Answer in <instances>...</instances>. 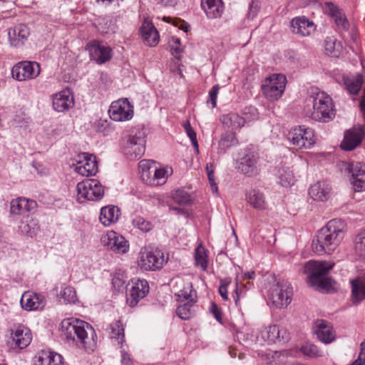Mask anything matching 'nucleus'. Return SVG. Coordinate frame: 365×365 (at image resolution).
Masks as SVG:
<instances>
[{
	"label": "nucleus",
	"instance_id": "nucleus-15",
	"mask_svg": "<svg viewBox=\"0 0 365 365\" xmlns=\"http://www.w3.org/2000/svg\"><path fill=\"white\" fill-rule=\"evenodd\" d=\"M364 138H365V125H354L345 132L341 143V148L344 150H352L361 143Z\"/></svg>",
	"mask_w": 365,
	"mask_h": 365
},
{
	"label": "nucleus",
	"instance_id": "nucleus-46",
	"mask_svg": "<svg viewBox=\"0 0 365 365\" xmlns=\"http://www.w3.org/2000/svg\"><path fill=\"white\" fill-rule=\"evenodd\" d=\"M302 353L309 357H319L322 356V351L318 347L311 343H306L300 348Z\"/></svg>",
	"mask_w": 365,
	"mask_h": 365
},
{
	"label": "nucleus",
	"instance_id": "nucleus-55",
	"mask_svg": "<svg viewBox=\"0 0 365 365\" xmlns=\"http://www.w3.org/2000/svg\"><path fill=\"white\" fill-rule=\"evenodd\" d=\"M48 365H68L63 361V356L55 352H50L48 355Z\"/></svg>",
	"mask_w": 365,
	"mask_h": 365
},
{
	"label": "nucleus",
	"instance_id": "nucleus-13",
	"mask_svg": "<svg viewBox=\"0 0 365 365\" xmlns=\"http://www.w3.org/2000/svg\"><path fill=\"white\" fill-rule=\"evenodd\" d=\"M41 71L40 65L36 61H22L11 69L12 77L19 81L34 79Z\"/></svg>",
	"mask_w": 365,
	"mask_h": 365
},
{
	"label": "nucleus",
	"instance_id": "nucleus-34",
	"mask_svg": "<svg viewBox=\"0 0 365 365\" xmlns=\"http://www.w3.org/2000/svg\"><path fill=\"white\" fill-rule=\"evenodd\" d=\"M351 283L352 302L353 304H358L365 299V279L357 278Z\"/></svg>",
	"mask_w": 365,
	"mask_h": 365
},
{
	"label": "nucleus",
	"instance_id": "nucleus-6",
	"mask_svg": "<svg viewBox=\"0 0 365 365\" xmlns=\"http://www.w3.org/2000/svg\"><path fill=\"white\" fill-rule=\"evenodd\" d=\"M77 200L83 203L86 200L96 201L101 199L104 189L96 179H86L77 184Z\"/></svg>",
	"mask_w": 365,
	"mask_h": 365
},
{
	"label": "nucleus",
	"instance_id": "nucleus-44",
	"mask_svg": "<svg viewBox=\"0 0 365 365\" xmlns=\"http://www.w3.org/2000/svg\"><path fill=\"white\" fill-rule=\"evenodd\" d=\"M19 229L22 233L32 237L37 234L39 230V226L36 220L31 219L25 223L22 222Z\"/></svg>",
	"mask_w": 365,
	"mask_h": 365
},
{
	"label": "nucleus",
	"instance_id": "nucleus-50",
	"mask_svg": "<svg viewBox=\"0 0 365 365\" xmlns=\"http://www.w3.org/2000/svg\"><path fill=\"white\" fill-rule=\"evenodd\" d=\"M184 128L187 133V135L189 137V138L191 140L192 145L195 148L196 152L198 153L199 152V148H198L199 145H198V142L197 140L196 133L191 127V125L189 121H186L184 123Z\"/></svg>",
	"mask_w": 365,
	"mask_h": 365
},
{
	"label": "nucleus",
	"instance_id": "nucleus-20",
	"mask_svg": "<svg viewBox=\"0 0 365 365\" xmlns=\"http://www.w3.org/2000/svg\"><path fill=\"white\" fill-rule=\"evenodd\" d=\"M20 303L25 310H37L45 307L46 299L41 294L28 291L22 294Z\"/></svg>",
	"mask_w": 365,
	"mask_h": 365
},
{
	"label": "nucleus",
	"instance_id": "nucleus-31",
	"mask_svg": "<svg viewBox=\"0 0 365 365\" xmlns=\"http://www.w3.org/2000/svg\"><path fill=\"white\" fill-rule=\"evenodd\" d=\"M140 31L143 41L148 46H155L158 44L159 41L158 31L150 21H144Z\"/></svg>",
	"mask_w": 365,
	"mask_h": 365
},
{
	"label": "nucleus",
	"instance_id": "nucleus-25",
	"mask_svg": "<svg viewBox=\"0 0 365 365\" xmlns=\"http://www.w3.org/2000/svg\"><path fill=\"white\" fill-rule=\"evenodd\" d=\"M331 190V186L328 181H318L311 185L309 194L313 200L324 202L329 199Z\"/></svg>",
	"mask_w": 365,
	"mask_h": 365
},
{
	"label": "nucleus",
	"instance_id": "nucleus-28",
	"mask_svg": "<svg viewBox=\"0 0 365 365\" xmlns=\"http://www.w3.org/2000/svg\"><path fill=\"white\" fill-rule=\"evenodd\" d=\"M149 292L148 283L145 279H137L130 290L128 301L131 307H134L137 303L144 298Z\"/></svg>",
	"mask_w": 365,
	"mask_h": 365
},
{
	"label": "nucleus",
	"instance_id": "nucleus-57",
	"mask_svg": "<svg viewBox=\"0 0 365 365\" xmlns=\"http://www.w3.org/2000/svg\"><path fill=\"white\" fill-rule=\"evenodd\" d=\"M231 280L228 279H222L219 287V293L222 298L225 300L228 299L227 297V287L230 284Z\"/></svg>",
	"mask_w": 365,
	"mask_h": 365
},
{
	"label": "nucleus",
	"instance_id": "nucleus-60",
	"mask_svg": "<svg viewBox=\"0 0 365 365\" xmlns=\"http://www.w3.org/2000/svg\"><path fill=\"white\" fill-rule=\"evenodd\" d=\"M155 2L164 7H173L175 6L178 0H154Z\"/></svg>",
	"mask_w": 365,
	"mask_h": 365
},
{
	"label": "nucleus",
	"instance_id": "nucleus-18",
	"mask_svg": "<svg viewBox=\"0 0 365 365\" xmlns=\"http://www.w3.org/2000/svg\"><path fill=\"white\" fill-rule=\"evenodd\" d=\"M77 162L75 170L83 176H93L98 172V165L96 157L88 153H83Z\"/></svg>",
	"mask_w": 365,
	"mask_h": 365
},
{
	"label": "nucleus",
	"instance_id": "nucleus-33",
	"mask_svg": "<svg viewBox=\"0 0 365 365\" xmlns=\"http://www.w3.org/2000/svg\"><path fill=\"white\" fill-rule=\"evenodd\" d=\"M328 14L334 18V20L339 28L343 30H348L349 24L342 11L334 3H326Z\"/></svg>",
	"mask_w": 365,
	"mask_h": 365
},
{
	"label": "nucleus",
	"instance_id": "nucleus-26",
	"mask_svg": "<svg viewBox=\"0 0 365 365\" xmlns=\"http://www.w3.org/2000/svg\"><path fill=\"white\" fill-rule=\"evenodd\" d=\"M314 332L322 342L328 344L336 339V332L331 323L325 320H318L316 322Z\"/></svg>",
	"mask_w": 365,
	"mask_h": 365
},
{
	"label": "nucleus",
	"instance_id": "nucleus-5",
	"mask_svg": "<svg viewBox=\"0 0 365 365\" xmlns=\"http://www.w3.org/2000/svg\"><path fill=\"white\" fill-rule=\"evenodd\" d=\"M146 135L145 131L139 128L130 130L123 145V152L130 160H138L145 153Z\"/></svg>",
	"mask_w": 365,
	"mask_h": 365
},
{
	"label": "nucleus",
	"instance_id": "nucleus-1",
	"mask_svg": "<svg viewBox=\"0 0 365 365\" xmlns=\"http://www.w3.org/2000/svg\"><path fill=\"white\" fill-rule=\"evenodd\" d=\"M63 339L70 345L93 351L97 346V334L88 323L77 319H66L61 322Z\"/></svg>",
	"mask_w": 365,
	"mask_h": 365
},
{
	"label": "nucleus",
	"instance_id": "nucleus-7",
	"mask_svg": "<svg viewBox=\"0 0 365 365\" xmlns=\"http://www.w3.org/2000/svg\"><path fill=\"white\" fill-rule=\"evenodd\" d=\"M168 259V256L160 250H145L140 252L138 264L142 269L155 271L161 269Z\"/></svg>",
	"mask_w": 365,
	"mask_h": 365
},
{
	"label": "nucleus",
	"instance_id": "nucleus-21",
	"mask_svg": "<svg viewBox=\"0 0 365 365\" xmlns=\"http://www.w3.org/2000/svg\"><path fill=\"white\" fill-rule=\"evenodd\" d=\"M274 175L277 182L282 187H290L295 182L293 170L287 162H281L275 167Z\"/></svg>",
	"mask_w": 365,
	"mask_h": 365
},
{
	"label": "nucleus",
	"instance_id": "nucleus-24",
	"mask_svg": "<svg viewBox=\"0 0 365 365\" xmlns=\"http://www.w3.org/2000/svg\"><path fill=\"white\" fill-rule=\"evenodd\" d=\"M36 207V201L25 197H18L11 200L10 203V213L12 217L19 216L24 213L33 212Z\"/></svg>",
	"mask_w": 365,
	"mask_h": 365
},
{
	"label": "nucleus",
	"instance_id": "nucleus-42",
	"mask_svg": "<svg viewBox=\"0 0 365 365\" xmlns=\"http://www.w3.org/2000/svg\"><path fill=\"white\" fill-rule=\"evenodd\" d=\"M193 299L179 305L176 309L177 315L182 320H188L193 317L195 310L193 309Z\"/></svg>",
	"mask_w": 365,
	"mask_h": 365
},
{
	"label": "nucleus",
	"instance_id": "nucleus-45",
	"mask_svg": "<svg viewBox=\"0 0 365 365\" xmlns=\"http://www.w3.org/2000/svg\"><path fill=\"white\" fill-rule=\"evenodd\" d=\"M61 289H62L58 294V296L65 303L73 302L76 300V291L73 287L70 286H65Z\"/></svg>",
	"mask_w": 365,
	"mask_h": 365
},
{
	"label": "nucleus",
	"instance_id": "nucleus-16",
	"mask_svg": "<svg viewBox=\"0 0 365 365\" xmlns=\"http://www.w3.org/2000/svg\"><path fill=\"white\" fill-rule=\"evenodd\" d=\"M88 50L91 59L98 64H103L110 61L113 57L111 48L106 43L94 41L88 44Z\"/></svg>",
	"mask_w": 365,
	"mask_h": 365
},
{
	"label": "nucleus",
	"instance_id": "nucleus-10",
	"mask_svg": "<svg viewBox=\"0 0 365 365\" xmlns=\"http://www.w3.org/2000/svg\"><path fill=\"white\" fill-rule=\"evenodd\" d=\"M292 287L287 282H278L269 291V299L277 307H287L291 302Z\"/></svg>",
	"mask_w": 365,
	"mask_h": 365
},
{
	"label": "nucleus",
	"instance_id": "nucleus-56",
	"mask_svg": "<svg viewBox=\"0 0 365 365\" xmlns=\"http://www.w3.org/2000/svg\"><path fill=\"white\" fill-rule=\"evenodd\" d=\"M219 85H215L209 91V99L207 103H210L212 108H214L217 106V98L219 93Z\"/></svg>",
	"mask_w": 365,
	"mask_h": 365
},
{
	"label": "nucleus",
	"instance_id": "nucleus-2",
	"mask_svg": "<svg viewBox=\"0 0 365 365\" xmlns=\"http://www.w3.org/2000/svg\"><path fill=\"white\" fill-rule=\"evenodd\" d=\"M344 222L339 219L329 221L317 232L313 239V251L319 255L334 252L344 237Z\"/></svg>",
	"mask_w": 365,
	"mask_h": 365
},
{
	"label": "nucleus",
	"instance_id": "nucleus-22",
	"mask_svg": "<svg viewBox=\"0 0 365 365\" xmlns=\"http://www.w3.org/2000/svg\"><path fill=\"white\" fill-rule=\"evenodd\" d=\"M30 35L29 27L25 24H18L9 29V41L11 46H23Z\"/></svg>",
	"mask_w": 365,
	"mask_h": 365
},
{
	"label": "nucleus",
	"instance_id": "nucleus-27",
	"mask_svg": "<svg viewBox=\"0 0 365 365\" xmlns=\"http://www.w3.org/2000/svg\"><path fill=\"white\" fill-rule=\"evenodd\" d=\"M291 26L293 33L301 36H308L316 30L314 22L304 16L294 18L291 21Z\"/></svg>",
	"mask_w": 365,
	"mask_h": 365
},
{
	"label": "nucleus",
	"instance_id": "nucleus-52",
	"mask_svg": "<svg viewBox=\"0 0 365 365\" xmlns=\"http://www.w3.org/2000/svg\"><path fill=\"white\" fill-rule=\"evenodd\" d=\"M261 2L260 0H252L249 4V9L247 16L249 19L255 18L260 9Z\"/></svg>",
	"mask_w": 365,
	"mask_h": 365
},
{
	"label": "nucleus",
	"instance_id": "nucleus-47",
	"mask_svg": "<svg viewBox=\"0 0 365 365\" xmlns=\"http://www.w3.org/2000/svg\"><path fill=\"white\" fill-rule=\"evenodd\" d=\"M133 225L134 227L145 232H149L153 228L152 223L150 221L145 220L141 216H136L133 220Z\"/></svg>",
	"mask_w": 365,
	"mask_h": 365
},
{
	"label": "nucleus",
	"instance_id": "nucleus-64",
	"mask_svg": "<svg viewBox=\"0 0 365 365\" xmlns=\"http://www.w3.org/2000/svg\"><path fill=\"white\" fill-rule=\"evenodd\" d=\"M357 358L361 359V361L365 363V340L360 344V352Z\"/></svg>",
	"mask_w": 365,
	"mask_h": 365
},
{
	"label": "nucleus",
	"instance_id": "nucleus-43",
	"mask_svg": "<svg viewBox=\"0 0 365 365\" xmlns=\"http://www.w3.org/2000/svg\"><path fill=\"white\" fill-rule=\"evenodd\" d=\"M195 266L205 271L207 268V255L206 250L202 245H199L195 249Z\"/></svg>",
	"mask_w": 365,
	"mask_h": 365
},
{
	"label": "nucleus",
	"instance_id": "nucleus-14",
	"mask_svg": "<svg viewBox=\"0 0 365 365\" xmlns=\"http://www.w3.org/2000/svg\"><path fill=\"white\" fill-rule=\"evenodd\" d=\"M101 242L117 254H125L129 250V243L125 238L115 231H109L101 237Z\"/></svg>",
	"mask_w": 365,
	"mask_h": 365
},
{
	"label": "nucleus",
	"instance_id": "nucleus-9",
	"mask_svg": "<svg viewBox=\"0 0 365 365\" xmlns=\"http://www.w3.org/2000/svg\"><path fill=\"white\" fill-rule=\"evenodd\" d=\"M258 153L250 148L243 149L237 160V168L243 174L252 176L257 173Z\"/></svg>",
	"mask_w": 365,
	"mask_h": 365
},
{
	"label": "nucleus",
	"instance_id": "nucleus-12",
	"mask_svg": "<svg viewBox=\"0 0 365 365\" xmlns=\"http://www.w3.org/2000/svg\"><path fill=\"white\" fill-rule=\"evenodd\" d=\"M108 113L110 118L114 121L130 120L133 117V106L127 98H121L111 103Z\"/></svg>",
	"mask_w": 365,
	"mask_h": 365
},
{
	"label": "nucleus",
	"instance_id": "nucleus-51",
	"mask_svg": "<svg viewBox=\"0 0 365 365\" xmlns=\"http://www.w3.org/2000/svg\"><path fill=\"white\" fill-rule=\"evenodd\" d=\"M173 198L177 203L180 205L187 204L190 201V196L189 194L182 190H177L173 194Z\"/></svg>",
	"mask_w": 365,
	"mask_h": 365
},
{
	"label": "nucleus",
	"instance_id": "nucleus-38",
	"mask_svg": "<svg viewBox=\"0 0 365 365\" xmlns=\"http://www.w3.org/2000/svg\"><path fill=\"white\" fill-rule=\"evenodd\" d=\"M153 172V177L150 180L149 183L151 185L158 186L165 183L168 177L172 175L173 169L171 167L160 168H157L155 167Z\"/></svg>",
	"mask_w": 365,
	"mask_h": 365
},
{
	"label": "nucleus",
	"instance_id": "nucleus-36",
	"mask_svg": "<svg viewBox=\"0 0 365 365\" xmlns=\"http://www.w3.org/2000/svg\"><path fill=\"white\" fill-rule=\"evenodd\" d=\"M238 144V140L234 132H226L221 135L218 143L217 153L224 154L232 146Z\"/></svg>",
	"mask_w": 365,
	"mask_h": 365
},
{
	"label": "nucleus",
	"instance_id": "nucleus-19",
	"mask_svg": "<svg viewBox=\"0 0 365 365\" xmlns=\"http://www.w3.org/2000/svg\"><path fill=\"white\" fill-rule=\"evenodd\" d=\"M53 108L57 112H63L74 105V98L70 89H64L52 96Z\"/></svg>",
	"mask_w": 365,
	"mask_h": 365
},
{
	"label": "nucleus",
	"instance_id": "nucleus-3",
	"mask_svg": "<svg viewBox=\"0 0 365 365\" xmlns=\"http://www.w3.org/2000/svg\"><path fill=\"white\" fill-rule=\"evenodd\" d=\"M304 113L316 121L327 123L331 120L335 116L331 98L324 92L308 97L305 101Z\"/></svg>",
	"mask_w": 365,
	"mask_h": 365
},
{
	"label": "nucleus",
	"instance_id": "nucleus-37",
	"mask_svg": "<svg viewBox=\"0 0 365 365\" xmlns=\"http://www.w3.org/2000/svg\"><path fill=\"white\" fill-rule=\"evenodd\" d=\"M346 89L350 94L356 95L361 90L364 78L361 74L344 76L343 78Z\"/></svg>",
	"mask_w": 365,
	"mask_h": 365
},
{
	"label": "nucleus",
	"instance_id": "nucleus-41",
	"mask_svg": "<svg viewBox=\"0 0 365 365\" xmlns=\"http://www.w3.org/2000/svg\"><path fill=\"white\" fill-rule=\"evenodd\" d=\"M109 336L111 339L118 340V343L123 344L125 341L124 327L120 320H117L110 325Z\"/></svg>",
	"mask_w": 365,
	"mask_h": 365
},
{
	"label": "nucleus",
	"instance_id": "nucleus-63",
	"mask_svg": "<svg viewBox=\"0 0 365 365\" xmlns=\"http://www.w3.org/2000/svg\"><path fill=\"white\" fill-rule=\"evenodd\" d=\"M359 107L362 114V118L365 121V88L363 90V95L360 99Z\"/></svg>",
	"mask_w": 365,
	"mask_h": 365
},
{
	"label": "nucleus",
	"instance_id": "nucleus-54",
	"mask_svg": "<svg viewBox=\"0 0 365 365\" xmlns=\"http://www.w3.org/2000/svg\"><path fill=\"white\" fill-rule=\"evenodd\" d=\"M125 279L126 277L123 272L120 271L118 272H116L114 277H113L112 284L115 289H120V288L124 287L125 284Z\"/></svg>",
	"mask_w": 365,
	"mask_h": 365
},
{
	"label": "nucleus",
	"instance_id": "nucleus-53",
	"mask_svg": "<svg viewBox=\"0 0 365 365\" xmlns=\"http://www.w3.org/2000/svg\"><path fill=\"white\" fill-rule=\"evenodd\" d=\"M155 162L149 160H143L138 163L139 170L143 175L148 173L150 174L155 168Z\"/></svg>",
	"mask_w": 365,
	"mask_h": 365
},
{
	"label": "nucleus",
	"instance_id": "nucleus-62",
	"mask_svg": "<svg viewBox=\"0 0 365 365\" xmlns=\"http://www.w3.org/2000/svg\"><path fill=\"white\" fill-rule=\"evenodd\" d=\"M238 338L248 344L250 341L252 342L254 341L252 334H251L248 332L247 333H246V332L240 333Z\"/></svg>",
	"mask_w": 365,
	"mask_h": 365
},
{
	"label": "nucleus",
	"instance_id": "nucleus-17",
	"mask_svg": "<svg viewBox=\"0 0 365 365\" xmlns=\"http://www.w3.org/2000/svg\"><path fill=\"white\" fill-rule=\"evenodd\" d=\"M347 170L351 174V183L356 192L365 190V164L360 162L349 163Z\"/></svg>",
	"mask_w": 365,
	"mask_h": 365
},
{
	"label": "nucleus",
	"instance_id": "nucleus-39",
	"mask_svg": "<svg viewBox=\"0 0 365 365\" xmlns=\"http://www.w3.org/2000/svg\"><path fill=\"white\" fill-rule=\"evenodd\" d=\"M281 331L277 325H271L263 328L257 336V341H260V339L263 341L269 343L274 342L276 339H279Z\"/></svg>",
	"mask_w": 365,
	"mask_h": 365
},
{
	"label": "nucleus",
	"instance_id": "nucleus-35",
	"mask_svg": "<svg viewBox=\"0 0 365 365\" xmlns=\"http://www.w3.org/2000/svg\"><path fill=\"white\" fill-rule=\"evenodd\" d=\"M220 121L223 125L231 130H235L242 127L245 123V120L237 113H230L222 115Z\"/></svg>",
	"mask_w": 365,
	"mask_h": 365
},
{
	"label": "nucleus",
	"instance_id": "nucleus-32",
	"mask_svg": "<svg viewBox=\"0 0 365 365\" xmlns=\"http://www.w3.org/2000/svg\"><path fill=\"white\" fill-rule=\"evenodd\" d=\"M120 215V209L114 205H108L101 208L99 220L104 226L115 223Z\"/></svg>",
	"mask_w": 365,
	"mask_h": 365
},
{
	"label": "nucleus",
	"instance_id": "nucleus-48",
	"mask_svg": "<svg viewBox=\"0 0 365 365\" xmlns=\"http://www.w3.org/2000/svg\"><path fill=\"white\" fill-rule=\"evenodd\" d=\"M355 250L360 256L365 257V230L356 237Z\"/></svg>",
	"mask_w": 365,
	"mask_h": 365
},
{
	"label": "nucleus",
	"instance_id": "nucleus-11",
	"mask_svg": "<svg viewBox=\"0 0 365 365\" xmlns=\"http://www.w3.org/2000/svg\"><path fill=\"white\" fill-rule=\"evenodd\" d=\"M288 138L298 148H309L315 143V136L312 128L304 125L294 128L289 133Z\"/></svg>",
	"mask_w": 365,
	"mask_h": 365
},
{
	"label": "nucleus",
	"instance_id": "nucleus-49",
	"mask_svg": "<svg viewBox=\"0 0 365 365\" xmlns=\"http://www.w3.org/2000/svg\"><path fill=\"white\" fill-rule=\"evenodd\" d=\"M195 294V291L192 289L191 283L187 282L184 284L183 288L179 290L176 294L180 299L189 301L192 299V296Z\"/></svg>",
	"mask_w": 365,
	"mask_h": 365
},
{
	"label": "nucleus",
	"instance_id": "nucleus-59",
	"mask_svg": "<svg viewBox=\"0 0 365 365\" xmlns=\"http://www.w3.org/2000/svg\"><path fill=\"white\" fill-rule=\"evenodd\" d=\"M121 365H133V360L125 350L121 351Z\"/></svg>",
	"mask_w": 365,
	"mask_h": 365
},
{
	"label": "nucleus",
	"instance_id": "nucleus-4",
	"mask_svg": "<svg viewBox=\"0 0 365 365\" xmlns=\"http://www.w3.org/2000/svg\"><path fill=\"white\" fill-rule=\"evenodd\" d=\"M333 264L326 262H307L304 266V273L307 275L309 285L319 291L329 289L332 287V280L326 274L332 269Z\"/></svg>",
	"mask_w": 365,
	"mask_h": 365
},
{
	"label": "nucleus",
	"instance_id": "nucleus-23",
	"mask_svg": "<svg viewBox=\"0 0 365 365\" xmlns=\"http://www.w3.org/2000/svg\"><path fill=\"white\" fill-rule=\"evenodd\" d=\"M11 338L15 347L22 349L31 341V331L23 325H18L11 330Z\"/></svg>",
	"mask_w": 365,
	"mask_h": 365
},
{
	"label": "nucleus",
	"instance_id": "nucleus-29",
	"mask_svg": "<svg viewBox=\"0 0 365 365\" xmlns=\"http://www.w3.org/2000/svg\"><path fill=\"white\" fill-rule=\"evenodd\" d=\"M247 202L257 210H265L268 207L264 194L258 190H249L245 195Z\"/></svg>",
	"mask_w": 365,
	"mask_h": 365
},
{
	"label": "nucleus",
	"instance_id": "nucleus-61",
	"mask_svg": "<svg viewBox=\"0 0 365 365\" xmlns=\"http://www.w3.org/2000/svg\"><path fill=\"white\" fill-rule=\"evenodd\" d=\"M242 293V289L239 287L238 279H236L235 288L234 294H233V298H234V300H235L236 304H238V302L240 300V295Z\"/></svg>",
	"mask_w": 365,
	"mask_h": 365
},
{
	"label": "nucleus",
	"instance_id": "nucleus-58",
	"mask_svg": "<svg viewBox=\"0 0 365 365\" xmlns=\"http://www.w3.org/2000/svg\"><path fill=\"white\" fill-rule=\"evenodd\" d=\"M210 311L214 315L215 318L217 319V321L221 322H222V312L220 309L218 308V307L215 304H212L210 307Z\"/></svg>",
	"mask_w": 365,
	"mask_h": 365
},
{
	"label": "nucleus",
	"instance_id": "nucleus-8",
	"mask_svg": "<svg viewBox=\"0 0 365 365\" xmlns=\"http://www.w3.org/2000/svg\"><path fill=\"white\" fill-rule=\"evenodd\" d=\"M286 77L282 74L274 73L267 78L262 84L263 93L270 101L277 100L284 93Z\"/></svg>",
	"mask_w": 365,
	"mask_h": 365
},
{
	"label": "nucleus",
	"instance_id": "nucleus-30",
	"mask_svg": "<svg viewBox=\"0 0 365 365\" xmlns=\"http://www.w3.org/2000/svg\"><path fill=\"white\" fill-rule=\"evenodd\" d=\"M201 7L209 19L220 17L224 11L222 0H201Z\"/></svg>",
	"mask_w": 365,
	"mask_h": 365
},
{
	"label": "nucleus",
	"instance_id": "nucleus-40",
	"mask_svg": "<svg viewBox=\"0 0 365 365\" xmlns=\"http://www.w3.org/2000/svg\"><path fill=\"white\" fill-rule=\"evenodd\" d=\"M326 53L332 57H339L342 51V45L334 36L327 37L324 41Z\"/></svg>",
	"mask_w": 365,
	"mask_h": 365
}]
</instances>
